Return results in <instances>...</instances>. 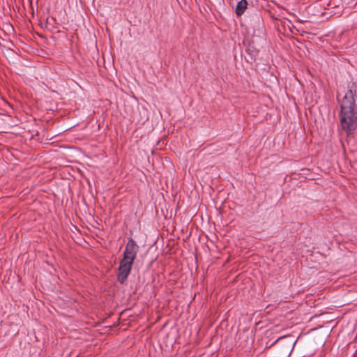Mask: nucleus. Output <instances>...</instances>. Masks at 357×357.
I'll return each mask as SVG.
<instances>
[{"instance_id": "f257e3e1", "label": "nucleus", "mask_w": 357, "mask_h": 357, "mask_svg": "<svg viewBox=\"0 0 357 357\" xmlns=\"http://www.w3.org/2000/svg\"><path fill=\"white\" fill-rule=\"evenodd\" d=\"M139 250V247L136 241L130 238L126 243L123 253V259L120 261L117 271V279L121 284H123L127 280Z\"/></svg>"}, {"instance_id": "f03ea898", "label": "nucleus", "mask_w": 357, "mask_h": 357, "mask_svg": "<svg viewBox=\"0 0 357 357\" xmlns=\"http://www.w3.org/2000/svg\"><path fill=\"white\" fill-rule=\"evenodd\" d=\"M351 90L345 93L341 104L340 123L347 132L354 130L357 126V116L354 112L355 100Z\"/></svg>"}, {"instance_id": "7ed1b4c3", "label": "nucleus", "mask_w": 357, "mask_h": 357, "mask_svg": "<svg viewBox=\"0 0 357 357\" xmlns=\"http://www.w3.org/2000/svg\"><path fill=\"white\" fill-rule=\"evenodd\" d=\"M248 7V2L246 0H241L236 5L235 12L236 15H242Z\"/></svg>"}]
</instances>
